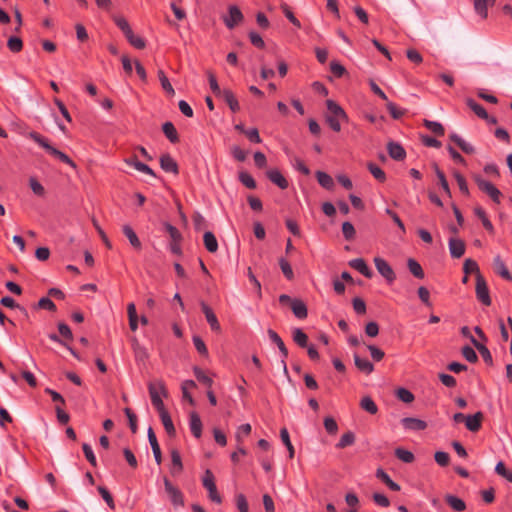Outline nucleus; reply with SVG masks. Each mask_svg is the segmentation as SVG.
Listing matches in <instances>:
<instances>
[{
    "mask_svg": "<svg viewBox=\"0 0 512 512\" xmlns=\"http://www.w3.org/2000/svg\"><path fill=\"white\" fill-rule=\"evenodd\" d=\"M326 106L328 113L325 115V121L333 131L339 132L341 130V121H348V115L344 109L333 100H327Z\"/></svg>",
    "mask_w": 512,
    "mask_h": 512,
    "instance_id": "nucleus-1",
    "label": "nucleus"
},
{
    "mask_svg": "<svg viewBox=\"0 0 512 512\" xmlns=\"http://www.w3.org/2000/svg\"><path fill=\"white\" fill-rule=\"evenodd\" d=\"M28 137L35 143H37L40 147L45 149L46 152L49 153L54 158L58 159L59 161L65 164L70 165L71 167H75V163L67 154L50 145L48 139L39 134L38 132H29Z\"/></svg>",
    "mask_w": 512,
    "mask_h": 512,
    "instance_id": "nucleus-2",
    "label": "nucleus"
},
{
    "mask_svg": "<svg viewBox=\"0 0 512 512\" xmlns=\"http://www.w3.org/2000/svg\"><path fill=\"white\" fill-rule=\"evenodd\" d=\"M149 395L151 398L152 405L158 411L164 410L165 406L162 401V397H167L168 392L165 388V385L162 381L158 380L155 382H151L148 385Z\"/></svg>",
    "mask_w": 512,
    "mask_h": 512,
    "instance_id": "nucleus-3",
    "label": "nucleus"
},
{
    "mask_svg": "<svg viewBox=\"0 0 512 512\" xmlns=\"http://www.w3.org/2000/svg\"><path fill=\"white\" fill-rule=\"evenodd\" d=\"M474 181L480 191L485 193L495 204H500L502 192L493 183L480 175H475Z\"/></svg>",
    "mask_w": 512,
    "mask_h": 512,
    "instance_id": "nucleus-4",
    "label": "nucleus"
},
{
    "mask_svg": "<svg viewBox=\"0 0 512 512\" xmlns=\"http://www.w3.org/2000/svg\"><path fill=\"white\" fill-rule=\"evenodd\" d=\"M203 487L208 491V497L212 502L221 503L222 498L217 491L215 478L211 470L207 469L202 477Z\"/></svg>",
    "mask_w": 512,
    "mask_h": 512,
    "instance_id": "nucleus-5",
    "label": "nucleus"
},
{
    "mask_svg": "<svg viewBox=\"0 0 512 512\" xmlns=\"http://www.w3.org/2000/svg\"><path fill=\"white\" fill-rule=\"evenodd\" d=\"M163 483L172 505L175 508L184 506V496L181 490L175 487L167 477L163 478Z\"/></svg>",
    "mask_w": 512,
    "mask_h": 512,
    "instance_id": "nucleus-6",
    "label": "nucleus"
},
{
    "mask_svg": "<svg viewBox=\"0 0 512 512\" xmlns=\"http://www.w3.org/2000/svg\"><path fill=\"white\" fill-rule=\"evenodd\" d=\"M374 264L378 273L385 278V280L391 284L396 279V274L390 264L381 257L374 258Z\"/></svg>",
    "mask_w": 512,
    "mask_h": 512,
    "instance_id": "nucleus-7",
    "label": "nucleus"
},
{
    "mask_svg": "<svg viewBox=\"0 0 512 512\" xmlns=\"http://www.w3.org/2000/svg\"><path fill=\"white\" fill-rule=\"evenodd\" d=\"M476 297L483 305H491V298L486 281L480 273L476 275Z\"/></svg>",
    "mask_w": 512,
    "mask_h": 512,
    "instance_id": "nucleus-8",
    "label": "nucleus"
},
{
    "mask_svg": "<svg viewBox=\"0 0 512 512\" xmlns=\"http://www.w3.org/2000/svg\"><path fill=\"white\" fill-rule=\"evenodd\" d=\"M222 18L226 27L231 30L243 20V14L237 6L232 5L229 6L227 14Z\"/></svg>",
    "mask_w": 512,
    "mask_h": 512,
    "instance_id": "nucleus-9",
    "label": "nucleus"
},
{
    "mask_svg": "<svg viewBox=\"0 0 512 512\" xmlns=\"http://www.w3.org/2000/svg\"><path fill=\"white\" fill-rule=\"evenodd\" d=\"M268 336L270 338V340L277 345L280 353H281V356H282V359H281V365H282V368H283V371L285 374L288 373V369H287V364H286V361L285 359L288 357V350L284 344V342L282 341V339L280 338V336L272 329H269L268 330Z\"/></svg>",
    "mask_w": 512,
    "mask_h": 512,
    "instance_id": "nucleus-10",
    "label": "nucleus"
},
{
    "mask_svg": "<svg viewBox=\"0 0 512 512\" xmlns=\"http://www.w3.org/2000/svg\"><path fill=\"white\" fill-rule=\"evenodd\" d=\"M200 306L208 324L210 325V328L213 331L219 332L221 330V326L213 310L204 301L200 302Z\"/></svg>",
    "mask_w": 512,
    "mask_h": 512,
    "instance_id": "nucleus-11",
    "label": "nucleus"
},
{
    "mask_svg": "<svg viewBox=\"0 0 512 512\" xmlns=\"http://www.w3.org/2000/svg\"><path fill=\"white\" fill-rule=\"evenodd\" d=\"M404 429L409 431H422L426 429L427 423L421 419L414 417H405L401 420Z\"/></svg>",
    "mask_w": 512,
    "mask_h": 512,
    "instance_id": "nucleus-12",
    "label": "nucleus"
},
{
    "mask_svg": "<svg viewBox=\"0 0 512 512\" xmlns=\"http://www.w3.org/2000/svg\"><path fill=\"white\" fill-rule=\"evenodd\" d=\"M349 266L356 271H358L360 274H362L366 278H372L373 277V271L368 267L365 260L362 258H355L349 261Z\"/></svg>",
    "mask_w": 512,
    "mask_h": 512,
    "instance_id": "nucleus-13",
    "label": "nucleus"
},
{
    "mask_svg": "<svg viewBox=\"0 0 512 512\" xmlns=\"http://www.w3.org/2000/svg\"><path fill=\"white\" fill-rule=\"evenodd\" d=\"M448 247L452 258L458 259L465 253V243L461 239L450 238Z\"/></svg>",
    "mask_w": 512,
    "mask_h": 512,
    "instance_id": "nucleus-14",
    "label": "nucleus"
},
{
    "mask_svg": "<svg viewBox=\"0 0 512 512\" xmlns=\"http://www.w3.org/2000/svg\"><path fill=\"white\" fill-rule=\"evenodd\" d=\"M387 151L389 156L396 161H401L406 157L405 149L402 145L394 141H390L387 144Z\"/></svg>",
    "mask_w": 512,
    "mask_h": 512,
    "instance_id": "nucleus-15",
    "label": "nucleus"
},
{
    "mask_svg": "<svg viewBox=\"0 0 512 512\" xmlns=\"http://www.w3.org/2000/svg\"><path fill=\"white\" fill-rule=\"evenodd\" d=\"M267 178L280 189H286L288 187V181L277 169H270L266 172Z\"/></svg>",
    "mask_w": 512,
    "mask_h": 512,
    "instance_id": "nucleus-16",
    "label": "nucleus"
},
{
    "mask_svg": "<svg viewBox=\"0 0 512 512\" xmlns=\"http://www.w3.org/2000/svg\"><path fill=\"white\" fill-rule=\"evenodd\" d=\"M189 428L192 435L199 439L202 435V421L196 412H191L189 416Z\"/></svg>",
    "mask_w": 512,
    "mask_h": 512,
    "instance_id": "nucleus-17",
    "label": "nucleus"
},
{
    "mask_svg": "<svg viewBox=\"0 0 512 512\" xmlns=\"http://www.w3.org/2000/svg\"><path fill=\"white\" fill-rule=\"evenodd\" d=\"M171 455V466L170 473L174 476L180 474L183 470V463L178 450L173 449L170 453Z\"/></svg>",
    "mask_w": 512,
    "mask_h": 512,
    "instance_id": "nucleus-18",
    "label": "nucleus"
},
{
    "mask_svg": "<svg viewBox=\"0 0 512 512\" xmlns=\"http://www.w3.org/2000/svg\"><path fill=\"white\" fill-rule=\"evenodd\" d=\"M483 415L481 412H477L474 415H468L465 418V426L471 432H476L481 428V421Z\"/></svg>",
    "mask_w": 512,
    "mask_h": 512,
    "instance_id": "nucleus-19",
    "label": "nucleus"
},
{
    "mask_svg": "<svg viewBox=\"0 0 512 512\" xmlns=\"http://www.w3.org/2000/svg\"><path fill=\"white\" fill-rule=\"evenodd\" d=\"M160 166L165 172L178 174V165L169 154L160 157Z\"/></svg>",
    "mask_w": 512,
    "mask_h": 512,
    "instance_id": "nucleus-20",
    "label": "nucleus"
},
{
    "mask_svg": "<svg viewBox=\"0 0 512 512\" xmlns=\"http://www.w3.org/2000/svg\"><path fill=\"white\" fill-rule=\"evenodd\" d=\"M126 164L133 167L139 172L155 177L154 171L145 163L140 162L136 157H131L125 160Z\"/></svg>",
    "mask_w": 512,
    "mask_h": 512,
    "instance_id": "nucleus-21",
    "label": "nucleus"
},
{
    "mask_svg": "<svg viewBox=\"0 0 512 512\" xmlns=\"http://www.w3.org/2000/svg\"><path fill=\"white\" fill-rule=\"evenodd\" d=\"M158 413H159V417L161 419V422H162L167 434L170 436H174L176 434V429L174 427L173 421H172L169 413L167 412V410L164 409V410L158 411Z\"/></svg>",
    "mask_w": 512,
    "mask_h": 512,
    "instance_id": "nucleus-22",
    "label": "nucleus"
},
{
    "mask_svg": "<svg viewBox=\"0 0 512 512\" xmlns=\"http://www.w3.org/2000/svg\"><path fill=\"white\" fill-rule=\"evenodd\" d=\"M291 309L295 317L298 319H305L307 317V306L302 300L294 299L291 301Z\"/></svg>",
    "mask_w": 512,
    "mask_h": 512,
    "instance_id": "nucleus-23",
    "label": "nucleus"
},
{
    "mask_svg": "<svg viewBox=\"0 0 512 512\" xmlns=\"http://www.w3.org/2000/svg\"><path fill=\"white\" fill-rule=\"evenodd\" d=\"M354 363H355V366L363 373H365L366 375H369L373 372L374 370V365L368 360V359H365V358H361L358 354H354Z\"/></svg>",
    "mask_w": 512,
    "mask_h": 512,
    "instance_id": "nucleus-24",
    "label": "nucleus"
},
{
    "mask_svg": "<svg viewBox=\"0 0 512 512\" xmlns=\"http://www.w3.org/2000/svg\"><path fill=\"white\" fill-rule=\"evenodd\" d=\"M376 477L381 480L390 490L400 491V485L394 482L382 468H378L376 470Z\"/></svg>",
    "mask_w": 512,
    "mask_h": 512,
    "instance_id": "nucleus-25",
    "label": "nucleus"
},
{
    "mask_svg": "<svg viewBox=\"0 0 512 512\" xmlns=\"http://www.w3.org/2000/svg\"><path fill=\"white\" fill-rule=\"evenodd\" d=\"M446 503L456 512H462L466 509V503L459 497L448 494L445 496Z\"/></svg>",
    "mask_w": 512,
    "mask_h": 512,
    "instance_id": "nucleus-26",
    "label": "nucleus"
},
{
    "mask_svg": "<svg viewBox=\"0 0 512 512\" xmlns=\"http://www.w3.org/2000/svg\"><path fill=\"white\" fill-rule=\"evenodd\" d=\"M496 0H474V9L482 18L488 15V7L493 6Z\"/></svg>",
    "mask_w": 512,
    "mask_h": 512,
    "instance_id": "nucleus-27",
    "label": "nucleus"
},
{
    "mask_svg": "<svg viewBox=\"0 0 512 512\" xmlns=\"http://www.w3.org/2000/svg\"><path fill=\"white\" fill-rule=\"evenodd\" d=\"M450 140L453 141L456 145L459 146V148L467 154L474 153V147L465 141L461 136H459L457 133H451L450 134Z\"/></svg>",
    "mask_w": 512,
    "mask_h": 512,
    "instance_id": "nucleus-28",
    "label": "nucleus"
},
{
    "mask_svg": "<svg viewBox=\"0 0 512 512\" xmlns=\"http://www.w3.org/2000/svg\"><path fill=\"white\" fill-rule=\"evenodd\" d=\"M494 267H495V270L496 272L504 279L506 280H512V275L511 273L509 272V270L507 269L505 263L503 262V260L501 259V257L499 255H497L495 258H494Z\"/></svg>",
    "mask_w": 512,
    "mask_h": 512,
    "instance_id": "nucleus-29",
    "label": "nucleus"
},
{
    "mask_svg": "<svg viewBox=\"0 0 512 512\" xmlns=\"http://www.w3.org/2000/svg\"><path fill=\"white\" fill-rule=\"evenodd\" d=\"M220 96L227 103L232 112H237L240 109L238 100L236 99L232 91L224 89Z\"/></svg>",
    "mask_w": 512,
    "mask_h": 512,
    "instance_id": "nucleus-30",
    "label": "nucleus"
},
{
    "mask_svg": "<svg viewBox=\"0 0 512 512\" xmlns=\"http://www.w3.org/2000/svg\"><path fill=\"white\" fill-rule=\"evenodd\" d=\"M123 233L124 235L128 238L130 244L135 248V249H141V241L139 240L137 234L135 233V231L132 229V227L130 225H124L123 228Z\"/></svg>",
    "mask_w": 512,
    "mask_h": 512,
    "instance_id": "nucleus-31",
    "label": "nucleus"
},
{
    "mask_svg": "<svg viewBox=\"0 0 512 512\" xmlns=\"http://www.w3.org/2000/svg\"><path fill=\"white\" fill-rule=\"evenodd\" d=\"M162 130L171 143H177L179 141L177 130L172 122H165L162 126Z\"/></svg>",
    "mask_w": 512,
    "mask_h": 512,
    "instance_id": "nucleus-32",
    "label": "nucleus"
},
{
    "mask_svg": "<svg viewBox=\"0 0 512 512\" xmlns=\"http://www.w3.org/2000/svg\"><path fill=\"white\" fill-rule=\"evenodd\" d=\"M203 241H204L205 248L209 252L214 253L218 250V242H217L215 235L212 232H210V231L205 232L204 236H203Z\"/></svg>",
    "mask_w": 512,
    "mask_h": 512,
    "instance_id": "nucleus-33",
    "label": "nucleus"
},
{
    "mask_svg": "<svg viewBox=\"0 0 512 512\" xmlns=\"http://www.w3.org/2000/svg\"><path fill=\"white\" fill-rule=\"evenodd\" d=\"M293 341L300 347L308 346V336L301 328H294L292 331Z\"/></svg>",
    "mask_w": 512,
    "mask_h": 512,
    "instance_id": "nucleus-34",
    "label": "nucleus"
},
{
    "mask_svg": "<svg viewBox=\"0 0 512 512\" xmlns=\"http://www.w3.org/2000/svg\"><path fill=\"white\" fill-rule=\"evenodd\" d=\"M316 178L318 183L325 189L331 190L334 187V181L332 177L323 171L316 172Z\"/></svg>",
    "mask_w": 512,
    "mask_h": 512,
    "instance_id": "nucleus-35",
    "label": "nucleus"
},
{
    "mask_svg": "<svg viewBox=\"0 0 512 512\" xmlns=\"http://www.w3.org/2000/svg\"><path fill=\"white\" fill-rule=\"evenodd\" d=\"M470 340H471L472 344L476 347V349L479 351V353L482 356V358L484 359V361L486 363L491 364L492 363V355H491L489 349L485 345L479 343L473 336L470 337Z\"/></svg>",
    "mask_w": 512,
    "mask_h": 512,
    "instance_id": "nucleus-36",
    "label": "nucleus"
},
{
    "mask_svg": "<svg viewBox=\"0 0 512 512\" xmlns=\"http://www.w3.org/2000/svg\"><path fill=\"white\" fill-rule=\"evenodd\" d=\"M467 106L481 119L488 118V113L483 106L478 104L474 99L467 98Z\"/></svg>",
    "mask_w": 512,
    "mask_h": 512,
    "instance_id": "nucleus-37",
    "label": "nucleus"
},
{
    "mask_svg": "<svg viewBox=\"0 0 512 512\" xmlns=\"http://www.w3.org/2000/svg\"><path fill=\"white\" fill-rule=\"evenodd\" d=\"M360 407L372 415H374L378 412V407H377L376 403L369 396H365L361 399Z\"/></svg>",
    "mask_w": 512,
    "mask_h": 512,
    "instance_id": "nucleus-38",
    "label": "nucleus"
},
{
    "mask_svg": "<svg viewBox=\"0 0 512 512\" xmlns=\"http://www.w3.org/2000/svg\"><path fill=\"white\" fill-rule=\"evenodd\" d=\"M407 266L409 271L418 279L424 278V271L421 267V265L415 260V259H408Z\"/></svg>",
    "mask_w": 512,
    "mask_h": 512,
    "instance_id": "nucleus-39",
    "label": "nucleus"
},
{
    "mask_svg": "<svg viewBox=\"0 0 512 512\" xmlns=\"http://www.w3.org/2000/svg\"><path fill=\"white\" fill-rule=\"evenodd\" d=\"M355 442V434L352 431H348L342 435L339 442L336 444V448L343 449L348 447Z\"/></svg>",
    "mask_w": 512,
    "mask_h": 512,
    "instance_id": "nucleus-40",
    "label": "nucleus"
},
{
    "mask_svg": "<svg viewBox=\"0 0 512 512\" xmlns=\"http://www.w3.org/2000/svg\"><path fill=\"white\" fill-rule=\"evenodd\" d=\"M158 78L161 83L163 90L170 96L175 94L174 88L172 87L169 79L162 70L158 71Z\"/></svg>",
    "mask_w": 512,
    "mask_h": 512,
    "instance_id": "nucleus-41",
    "label": "nucleus"
},
{
    "mask_svg": "<svg viewBox=\"0 0 512 512\" xmlns=\"http://www.w3.org/2000/svg\"><path fill=\"white\" fill-rule=\"evenodd\" d=\"M424 126L429 129L432 133L438 135V136H443L444 135V127L442 126L441 123L437 122V121H432V120H424Z\"/></svg>",
    "mask_w": 512,
    "mask_h": 512,
    "instance_id": "nucleus-42",
    "label": "nucleus"
},
{
    "mask_svg": "<svg viewBox=\"0 0 512 512\" xmlns=\"http://www.w3.org/2000/svg\"><path fill=\"white\" fill-rule=\"evenodd\" d=\"M279 266H280V269H281L283 275L286 277V279L292 280L294 278L293 269L287 259H285L283 257L280 258Z\"/></svg>",
    "mask_w": 512,
    "mask_h": 512,
    "instance_id": "nucleus-43",
    "label": "nucleus"
},
{
    "mask_svg": "<svg viewBox=\"0 0 512 512\" xmlns=\"http://www.w3.org/2000/svg\"><path fill=\"white\" fill-rule=\"evenodd\" d=\"M280 437L283 442V444L286 446L288 452H289V458L294 457V447L290 441V436L288 433V430L286 428H282L280 430Z\"/></svg>",
    "mask_w": 512,
    "mask_h": 512,
    "instance_id": "nucleus-44",
    "label": "nucleus"
},
{
    "mask_svg": "<svg viewBox=\"0 0 512 512\" xmlns=\"http://www.w3.org/2000/svg\"><path fill=\"white\" fill-rule=\"evenodd\" d=\"M395 456L404 463H411L414 460L413 453L403 448H396Z\"/></svg>",
    "mask_w": 512,
    "mask_h": 512,
    "instance_id": "nucleus-45",
    "label": "nucleus"
},
{
    "mask_svg": "<svg viewBox=\"0 0 512 512\" xmlns=\"http://www.w3.org/2000/svg\"><path fill=\"white\" fill-rule=\"evenodd\" d=\"M239 181L249 189L256 188V181L254 178L247 172H240L238 175Z\"/></svg>",
    "mask_w": 512,
    "mask_h": 512,
    "instance_id": "nucleus-46",
    "label": "nucleus"
},
{
    "mask_svg": "<svg viewBox=\"0 0 512 512\" xmlns=\"http://www.w3.org/2000/svg\"><path fill=\"white\" fill-rule=\"evenodd\" d=\"M368 169H369L370 173L373 175V177L375 179H377L378 181L384 182L386 180L385 172L379 166H377L376 164L369 163L368 164Z\"/></svg>",
    "mask_w": 512,
    "mask_h": 512,
    "instance_id": "nucleus-47",
    "label": "nucleus"
},
{
    "mask_svg": "<svg viewBox=\"0 0 512 512\" xmlns=\"http://www.w3.org/2000/svg\"><path fill=\"white\" fill-rule=\"evenodd\" d=\"M193 372L199 382L203 383L207 387L212 386L213 380L209 376H207L202 369H200L199 367H194Z\"/></svg>",
    "mask_w": 512,
    "mask_h": 512,
    "instance_id": "nucleus-48",
    "label": "nucleus"
},
{
    "mask_svg": "<svg viewBox=\"0 0 512 512\" xmlns=\"http://www.w3.org/2000/svg\"><path fill=\"white\" fill-rule=\"evenodd\" d=\"M82 450H83V453L87 459V461L94 467L97 466V460H96V456L93 452V449L92 447L88 444V443H83L82 444Z\"/></svg>",
    "mask_w": 512,
    "mask_h": 512,
    "instance_id": "nucleus-49",
    "label": "nucleus"
},
{
    "mask_svg": "<svg viewBox=\"0 0 512 512\" xmlns=\"http://www.w3.org/2000/svg\"><path fill=\"white\" fill-rule=\"evenodd\" d=\"M127 35V38H128V41L129 43L137 48V49H142L145 47V40L144 38L141 37L140 34H126Z\"/></svg>",
    "mask_w": 512,
    "mask_h": 512,
    "instance_id": "nucleus-50",
    "label": "nucleus"
},
{
    "mask_svg": "<svg viewBox=\"0 0 512 512\" xmlns=\"http://www.w3.org/2000/svg\"><path fill=\"white\" fill-rule=\"evenodd\" d=\"M396 396L404 403H410L414 400L412 392L403 387L397 389Z\"/></svg>",
    "mask_w": 512,
    "mask_h": 512,
    "instance_id": "nucleus-51",
    "label": "nucleus"
},
{
    "mask_svg": "<svg viewBox=\"0 0 512 512\" xmlns=\"http://www.w3.org/2000/svg\"><path fill=\"white\" fill-rule=\"evenodd\" d=\"M164 228L173 242H180L182 236L180 231L170 223H165Z\"/></svg>",
    "mask_w": 512,
    "mask_h": 512,
    "instance_id": "nucleus-52",
    "label": "nucleus"
},
{
    "mask_svg": "<svg viewBox=\"0 0 512 512\" xmlns=\"http://www.w3.org/2000/svg\"><path fill=\"white\" fill-rule=\"evenodd\" d=\"M495 472L512 483V471L506 469L502 461L498 462L495 466Z\"/></svg>",
    "mask_w": 512,
    "mask_h": 512,
    "instance_id": "nucleus-53",
    "label": "nucleus"
},
{
    "mask_svg": "<svg viewBox=\"0 0 512 512\" xmlns=\"http://www.w3.org/2000/svg\"><path fill=\"white\" fill-rule=\"evenodd\" d=\"M342 233L346 240H352L355 236V228L349 221H345L342 224Z\"/></svg>",
    "mask_w": 512,
    "mask_h": 512,
    "instance_id": "nucleus-54",
    "label": "nucleus"
},
{
    "mask_svg": "<svg viewBox=\"0 0 512 512\" xmlns=\"http://www.w3.org/2000/svg\"><path fill=\"white\" fill-rule=\"evenodd\" d=\"M435 173H436V176L439 180V184L441 186V188L443 189V191L447 194V195H450V188H449V184L446 180V177L444 175V173L436 166L435 167Z\"/></svg>",
    "mask_w": 512,
    "mask_h": 512,
    "instance_id": "nucleus-55",
    "label": "nucleus"
},
{
    "mask_svg": "<svg viewBox=\"0 0 512 512\" xmlns=\"http://www.w3.org/2000/svg\"><path fill=\"white\" fill-rule=\"evenodd\" d=\"M98 492L100 493L106 504L109 506V508L114 509L115 503L110 492L103 486L98 487Z\"/></svg>",
    "mask_w": 512,
    "mask_h": 512,
    "instance_id": "nucleus-56",
    "label": "nucleus"
},
{
    "mask_svg": "<svg viewBox=\"0 0 512 512\" xmlns=\"http://www.w3.org/2000/svg\"><path fill=\"white\" fill-rule=\"evenodd\" d=\"M7 46L12 52H19L22 49L23 43L19 37L11 36L8 39Z\"/></svg>",
    "mask_w": 512,
    "mask_h": 512,
    "instance_id": "nucleus-57",
    "label": "nucleus"
},
{
    "mask_svg": "<svg viewBox=\"0 0 512 512\" xmlns=\"http://www.w3.org/2000/svg\"><path fill=\"white\" fill-rule=\"evenodd\" d=\"M251 432V425L249 423L242 424L237 428L235 437L238 442H241L244 437L249 435Z\"/></svg>",
    "mask_w": 512,
    "mask_h": 512,
    "instance_id": "nucleus-58",
    "label": "nucleus"
},
{
    "mask_svg": "<svg viewBox=\"0 0 512 512\" xmlns=\"http://www.w3.org/2000/svg\"><path fill=\"white\" fill-rule=\"evenodd\" d=\"M463 271L465 274L476 273L478 275L479 267L478 264L472 259H466L463 265Z\"/></svg>",
    "mask_w": 512,
    "mask_h": 512,
    "instance_id": "nucleus-59",
    "label": "nucleus"
},
{
    "mask_svg": "<svg viewBox=\"0 0 512 512\" xmlns=\"http://www.w3.org/2000/svg\"><path fill=\"white\" fill-rule=\"evenodd\" d=\"M124 413L128 418L129 427L133 433L137 431V417L130 408H125Z\"/></svg>",
    "mask_w": 512,
    "mask_h": 512,
    "instance_id": "nucleus-60",
    "label": "nucleus"
},
{
    "mask_svg": "<svg viewBox=\"0 0 512 512\" xmlns=\"http://www.w3.org/2000/svg\"><path fill=\"white\" fill-rule=\"evenodd\" d=\"M454 177H455V180L459 186V190L465 194V195H468L469 194V189H468V185H467V182H466V179L464 178L463 175H461L460 173L456 172L454 174Z\"/></svg>",
    "mask_w": 512,
    "mask_h": 512,
    "instance_id": "nucleus-61",
    "label": "nucleus"
},
{
    "mask_svg": "<svg viewBox=\"0 0 512 512\" xmlns=\"http://www.w3.org/2000/svg\"><path fill=\"white\" fill-rule=\"evenodd\" d=\"M30 188L33 191L34 194L38 196H43L45 193V189L43 185L38 182L35 178H30L29 180Z\"/></svg>",
    "mask_w": 512,
    "mask_h": 512,
    "instance_id": "nucleus-62",
    "label": "nucleus"
},
{
    "mask_svg": "<svg viewBox=\"0 0 512 512\" xmlns=\"http://www.w3.org/2000/svg\"><path fill=\"white\" fill-rule=\"evenodd\" d=\"M462 355H463V357H464L467 361H469V362H471V363H473V362L477 361V358H478V357H477L476 352H475V351H474V349H473L472 347H470V346H464V347L462 348Z\"/></svg>",
    "mask_w": 512,
    "mask_h": 512,
    "instance_id": "nucleus-63",
    "label": "nucleus"
},
{
    "mask_svg": "<svg viewBox=\"0 0 512 512\" xmlns=\"http://www.w3.org/2000/svg\"><path fill=\"white\" fill-rule=\"evenodd\" d=\"M236 506L240 512H248V502L243 494H238L236 496Z\"/></svg>",
    "mask_w": 512,
    "mask_h": 512,
    "instance_id": "nucleus-64",
    "label": "nucleus"
}]
</instances>
